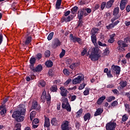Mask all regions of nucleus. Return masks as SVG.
I'll return each mask as SVG.
<instances>
[{
    "instance_id": "f257e3e1",
    "label": "nucleus",
    "mask_w": 130,
    "mask_h": 130,
    "mask_svg": "<svg viewBox=\"0 0 130 130\" xmlns=\"http://www.w3.org/2000/svg\"><path fill=\"white\" fill-rule=\"evenodd\" d=\"M19 107L18 110L13 112L12 116L13 118H15L16 121H17V122H22V121L25 119V117L21 115H25V112H26V107L24 105H20Z\"/></svg>"
},
{
    "instance_id": "f03ea898",
    "label": "nucleus",
    "mask_w": 130,
    "mask_h": 130,
    "mask_svg": "<svg viewBox=\"0 0 130 130\" xmlns=\"http://www.w3.org/2000/svg\"><path fill=\"white\" fill-rule=\"evenodd\" d=\"M99 48L93 47L92 49L91 54L89 55V58L92 61H96L101 57V55L99 54Z\"/></svg>"
},
{
    "instance_id": "7ed1b4c3",
    "label": "nucleus",
    "mask_w": 130,
    "mask_h": 130,
    "mask_svg": "<svg viewBox=\"0 0 130 130\" xmlns=\"http://www.w3.org/2000/svg\"><path fill=\"white\" fill-rule=\"evenodd\" d=\"M61 101L62 102V108L66 109L68 112H71V111H72V108L69 103V100L68 98H62L61 99Z\"/></svg>"
},
{
    "instance_id": "20e7f679",
    "label": "nucleus",
    "mask_w": 130,
    "mask_h": 130,
    "mask_svg": "<svg viewBox=\"0 0 130 130\" xmlns=\"http://www.w3.org/2000/svg\"><path fill=\"white\" fill-rule=\"evenodd\" d=\"M119 13V7H117L115 8L113 11V16H114V17L111 19V23H114V21H116V20L120 18V15H118Z\"/></svg>"
},
{
    "instance_id": "39448f33",
    "label": "nucleus",
    "mask_w": 130,
    "mask_h": 130,
    "mask_svg": "<svg viewBox=\"0 0 130 130\" xmlns=\"http://www.w3.org/2000/svg\"><path fill=\"white\" fill-rule=\"evenodd\" d=\"M117 43L118 46L117 47V49L120 52H121V51H123L124 50V47H127L128 46L127 44H126V43H125L122 40L118 41Z\"/></svg>"
},
{
    "instance_id": "423d86ee",
    "label": "nucleus",
    "mask_w": 130,
    "mask_h": 130,
    "mask_svg": "<svg viewBox=\"0 0 130 130\" xmlns=\"http://www.w3.org/2000/svg\"><path fill=\"white\" fill-rule=\"evenodd\" d=\"M116 122L114 121H110L106 124V130H115L116 127Z\"/></svg>"
},
{
    "instance_id": "0eeeda50",
    "label": "nucleus",
    "mask_w": 130,
    "mask_h": 130,
    "mask_svg": "<svg viewBox=\"0 0 130 130\" xmlns=\"http://www.w3.org/2000/svg\"><path fill=\"white\" fill-rule=\"evenodd\" d=\"M83 16L84 17L88 16V13L85 11V8H81L78 11V18L79 20H82Z\"/></svg>"
},
{
    "instance_id": "6e6552de",
    "label": "nucleus",
    "mask_w": 130,
    "mask_h": 130,
    "mask_svg": "<svg viewBox=\"0 0 130 130\" xmlns=\"http://www.w3.org/2000/svg\"><path fill=\"white\" fill-rule=\"evenodd\" d=\"M76 16L70 15L68 16H62L61 19V21L62 23H63L65 22V23H68L69 22H71V21H73L74 20V18H75Z\"/></svg>"
},
{
    "instance_id": "1a4fd4ad",
    "label": "nucleus",
    "mask_w": 130,
    "mask_h": 130,
    "mask_svg": "<svg viewBox=\"0 0 130 130\" xmlns=\"http://www.w3.org/2000/svg\"><path fill=\"white\" fill-rule=\"evenodd\" d=\"M61 128L62 130H70V121H63L61 125Z\"/></svg>"
},
{
    "instance_id": "9d476101",
    "label": "nucleus",
    "mask_w": 130,
    "mask_h": 130,
    "mask_svg": "<svg viewBox=\"0 0 130 130\" xmlns=\"http://www.w3.org/2000/svg\"><path fill=\"white\" fill-rule=\"evenodd\" d=\"M111 71L114 74H116V75H119L120 74V67L118 66L112 65Z\"/></svg>"
},
{
    "instance_id": "9b49d317",
    "label": "nucleus",
    "mask_w": 130,
    "mask_h": 130,
    "mask_svg": "<svg viewBox=\"0 0 130 130\" xmlns=\"http://www.w3.org/2000/svg\"><path fill=\"white\" fill-rule=\"evenodd\" d=\"M60 45H61V43L59 41V40L58 39H55L52 42L51 47L52 48L55 49L58 47V46H60Z\"/></svg>"
},
{
    "instance_id": "f8f14e48",
    "label": "nucleus",
    "mask_w": 130,
    "mask_h": 130,
    "mask_svg": "<svg viewBox=\"0 0 130 130\" xmlns=\"http://www.w3.org/2000/svg\"><path fill=\"white\" fill-rule=\"evenodd\" d=\"M84 80V76L83 75H79L77 77L73 80V84L76 85V84H80L82 81Z\"/></svg>"
},
{
    "instance_id": "ddd939ff",
    "label": "nucleus",
    "mask_w": 130,
    "mask_h": 130,
    "mask_svg": "<svg viewBox=\"0 0 130 130\" xmlns=\"http://www.w3.org/2000/svg\"><path fill=\"white\" fill-rule=\"evenodd\" d=\"M60 90L61 91L60 95L64 98H65L64 97H67V95L69 94V91H68V90H67L63 86L60 87Z\"/></svg>"
},
{
    "instance_id": "4468645a",
    "label": "nucleus",
    "mask_w": 130,
    "mask_h": 130,
    "mask_svg": "<svg viewBox=\"0 0 130 130\" xmlns=\"http://www.w3.org/2000/svg\"><path fill=\"white\" fill-rule=\"evenodd\" d=\"M31 109H34L35 110H39L40 109V105H38L37 101H35L32 102Z\"/></svg>"
},
{
    "instance_id": "2eb2a0df",
    "label": "nucleus",
    "mask_w": 130,
    "mask_h": 130,
    "mask_svg": "<svg viewBox=\"0 0 130 130\" xmlns=\"http://www.w3.org/2000/svg\"><path fill=\"white\" fill-rule=\"evenodd\" d=\"M127 3V0H121L120 3V9L121 11H123L125 9L126 5Z\"/></svg>"
},
{
    "instance_id": "dca6fc26",
    "label": "nucleus",
    "mask_w": 130,
    "mask_h": 130,
    "mask_svg": "<svg viewBox=\"0 0 130 130\" xmlns=\"http://www.w3.org/2000/svg\"><path fill=\"white\" fill-rule=\"evenodd\" d=\"M42 66L38 65L36 68H34V67H31L30 70H31L32 72H34V73H38L39 72H41V71H42Z\"/></svg>"
},
{
    "instance_id": "f3484780",
    "label": "nucleus",
    "mask_w": 130,
    "mask_h": 130,
    "mask_svg": "<svg viewBox=\"0 0 130 130\" xmlns=\"http://www.w3.org/2000/svg\"><path fill=\"white\" fill-rule=\"evenodd\" d=\"M25 41L24 43L25 45H28L32 41V37L31 36H26L25 37Z\"/></svg>"
},
{
    "instance_id": "a211bd4d",
    "label": "nucleus",
    "mask_w": 130,
    "mask_h": 130,
    "mask_svg": "<svg viewBox=\"0 0 130 130\" xmlns=\"http://www.w3.org/2000/svg\"><path fill=\"white\" fill-rule=\"evenodd\" d=\"M91 41L94 45H97V38L96 37V35L92 33L91 36Z\"/></svg>"
},
{
    "instance_id": "6ab92c4d",
    "label": "nucleus",
    "mask_w": 130,
    "mask_h": 130,
    "mask_svg": "<svg viewBox=\"0 0 130 130\" xmlns=\"http://www.w3.org/2000/svg\"><path fill=\"white\" fill-rule=\"evenodd\" d=\"M45 100H46V91H45V90H44L41 97V102L44 103V102H45Z\"/></svg>"
},
{
    "instance_id": "aec40b11",
    "label": "nucleus",
    "mask_w": 130,
    "mask_h": 130,
    "mask_svg": "<svg viewBox=\"0 0 130 130\" xmlns=\"http://www.w3.org/2000/svg\"><path fill=\"white\" fill-rule=\"evenodd\" d=\"M102 112H103V109L101 108H98L95 112L94 113V116H98V115H101L102 114Z\"/></svg>"
},
{
    "instance_id": "412c9836",
    "label": "nucleus",
    "mask_w": 130,
    "mask_h": 130,
    "mask_svg": "<svg viewBox=\"0 0 130 130\" xmlns=\"http://www.w3.org/2000/svg\"><path fill=\"white\" fill-rule=\"evenodd\" d=\"M115 0H110L106 3V9H110L114 3Z\"/></svg>"
},
{
    "instance_id": "4be33fe9",
    "label": "nucleus",
    "mask_w": 130,
    "mask_h": 130,
    "mask_svg": "<svg viewBox=\"0 0 130 130\" xmlns=\"http://www.w3.org/2000/svg\"><path fill=\"white\" fill-rule=\"evenodd\" d=\"M105 99H106V96L105 95L100 98L97 101V104H98V105H101V104H102V102H103Z\"/></svg>"
},
{
    "instance_id": "5701e85b",
    "label": "nucleus",
    "mask_w": 130,
    "mask_h": 130,
    "mask_svg": "<svg viewBox=\"0 0 130 130\" xmlns=\"http://www.w3.org/2000/svg\"><path fill=\"white\" fill-rule=\"evenodd\" d=\"M61 2L62 0H57L55 4L56 10H59L60 9V6H61Z\"/></svg>"
},
{
    "instance_id": "b1692460",
    "label": "nucleus",
    "mask_w": 130,
    "mask_h": 130,
    "mask_svg": "<svg viewBox=\"0 0 130 130\" xmlns=\"http://www.w3.org/2000/svg\"><path fill=\"white\" fill-rule=\"evenodd\" d=\"M44 126L45 127H49V126H50V122L49 121V118L47 117L45 118Z\"/></svg>"
},
{
    "instance_id": "393cba45",
    "label": "nucleus",
    "mask_w": 130,
    "mask_h": 130,
    "mask_svg": "<svg viewBox=\"0 0 130 130\" xmlns=\"http://www.w3.org/2000/svg\"><path fill=\"white\" fill-rule=\"evenodd\" d=\"M36 62V58H35V57H31L30 58V70H31V68L34 67V64Z\"/></svg>"
},
{
    "instance_id": "a878e982",
    "label": "nucleus",
    "mask_w": 130,
    "mask_h": 130,
    "mask_svg": "<svg viewBox=\"0 0 130 130\" xmlns=\"http://www.w3.org/2000/svg\"><path fill=\"white\" fill-rule=\"evenodd\" d=\"M90 117H91V114L89 113H87L86 114H85V115L83 117L84 121L90 120Z\"/></svg>"
},
{
    "instance_id": "bb28decb",
    "label": "nucleus",
    "mask_w": 130,
    "mask_h": 130,
    "mask_svg": "<svg viewBox=\"0 0 130 130\" xmlns=\"http://www.w3.org/2000/svg\"><path fill=\"white\" fill-rule=\"evenodd\" d=\"M78 10L79 7L77 6H74L71 9V13H72L73 15H75L76 14V12H78Z\"/></svg>"
},
{
    "instance_id": "cd10ccee",
    "label": "nucleus",
    "mask_w": 130,
    "mask_h": 130,
    "mask_svg": "<svg viewBox=\"0 0 130 130\" xmlns=\"http://www.w3.org/2000/svg\"><path fill=\"white\" fill-rule=\"evenodd\" d=\"M79 64L80 63H79V62L73 63L70 65V68L71 70H76V68H77V67H79Z\"/></svg>"
},
{
    "instance_id": "c85d7f7f",
    "label": "nucleus",
    "mask_w": 130,
    "mask_h": 130,
    "mask_svg": "<svg viewBox=\"0 0 130 130\" xmlns=\"http://www.w3.org/2000/svg\"><path fill=\"white\" fill-rule=\"evenodd\" d=\"M45 66H46L47 68H52V66H53V62L51 60H48L45 62Z\"/></svg>"
},
{
    "instance_id": "c756f323",
    "label": "nucleus",
    "mask_w": 130,
    "mask_h": 130,
    "mask_svg": "<svg viewBox=\"0 0 130 130\" xmlns=\"http://www.w3.org/2000/svg\"><path fill=\"white\" fill-rule=\"evenodd\" d=\"M69 38L71 40V41H72V42H76L77 39H78V37H75L73 36V35L71 34L70 35Z\"/></svg>"
},
{
    "instance_id": "7c9ffc66",
    "label": "nucleus",
    "mask_w": 130,
    "mask_h": 130,
    "mask_svg": "<svg viewBox=\"0 0 130 130\" xmlns=\"http://www.w3.org/2000/svg\"><path fill=\"white\" fill-rule=\"evenodd\" d=\"M46 83L44 80H40L39 81V87H45Z\"/></svg>"
},
{
    "instance_id": "2f4dec72",
    "label": "nucleus",
    "mask_w": 130,
    "mask_h": 130,
    "mask_svg": "<svg viewBox=\"0 0 130 130\" xmlns=\"http://www.w3.org/2000/svg\"><path fill=\"white\" fill-rule=\"evenodd\" d=\"M90 89L89 88H85V90L83 92L84 96H87V95H89V94H90Z\"/></svg>"
},
{
    "instance_id": "473e14b6",
    "label": "nucleus",
    "mask_w": 130,
    "mask_h": 130,
    "mask_svg": "<svg viewBox=\"0 0 130 130\" xmlns=\"http://www.w3.org/2000/svg\"><path fill=\"white\" fill-rule=\"evenodd\" d=\"M119 84L121 87H122V88H124V87H126V85H127V82L125 81H122L120 82Z\"/></svg>"
},
{
    "instance_id": "72a5a7b5",
    "label": "nucleus",
    "mask_w": 130,
    "mask_h": 130,
    "mask_svg": "<svg viewBox=\"0 0 130 130\" xmlns=\"http://www.w3.org/2000/svg\"><path fill=\"white\" fill-rule=\"evenodd\" d=\"M36 115V111H32L30 114V118L31 120H33V118H34V117Z\"/></svg>"
},
{
    "instance_id": "f704fd0d",
    "label": "nucleus",
    "mask_w": 130,
    "mask_h": 130,
    "mask_svg": "<svg viewBox=\"0 0 130 130\" xmlns=\"http://www.w3.org/2000/svg\"><path fill=\"white\" fill-rule=\"evenodd\" d=\"M82 113H83V109H81L76 113V117H81Z\"/></svg>"
},
{
    "instance_id": "c9c22d12",
    "label": "nucleus",
    "mask_w": 130,
    "mask_h": 130,
    "mask_svg": "<svg viewBox=\"0 0 130 130\" xmlns=\"http://www.w3.org/2000/svg\"><path fill=\"white\" fill-rule=\"evenodd\" d=\"M106 8V2H103L102 3L101 5V11H103L104 9Z\"/></svg>"
},
{
    "instance_id": "e433bc0d",
    "label": "nucleus",
    "mask_w": 130,
    "mask_h": 130,
    "mask_svg": "<svg viewBox=\"0 0 130 130\" xmlns=\"http://www.w3.org/2000/svg\"><path fill=\"white\" fill-rule=\"evenodd\" d=\"M57 121L56 118H53L51 121V124L53 125H56V124H57Z\"/></svg>"
},
{
    "instance_id": "4c0bfd02",
    "label": "nucleus",
    "mask_w": 130,
    "mask_h": 130,
    "mask_svg": "<svg viewBox=\"0 0 130 130\" xmlns=\"http://www.w3.org/2000/svg\"><path fill=\"white\" fill-rule=\"evenodd\" d=\"M50 90L52 92H56V91H57V86H56V85H53L50 88Z\"/></svg>"
},
{
    "instance_id": "58836bf2",
    "label": "nucleus",
    "mask_w": 130,
    "mask_h": 130,
    "mask_svg": "<svg viewBox=\"0 0 130 130\" xmlns=\"http://www.w3.org/2000/svg\"><path fill=\"white\" fill-rule=\"evenodd\" d=\"M114 25L113 24V22H112V23H110L108 25L106 26L107 29L108 30H110V29H112V28H114Z\"/></svg>"
},
{
    "instance_id": "ea45409f",
    "label": "nucleus",
    "mask_w": 130,
    "mask_h": 130,
    "mask_svg": "<svg viewBox=\"0 0 130 130\" xmlns=\"http://www.w3.org/2000/svg\"><path fill=\"white\" fill-rule=\"evenodd\" d=\"M127 119H128V117L127 116V115H126V114L123 115L122 117V121L124 122L125 121L127 120Z\"/></svg>"
},
{
    "instance_id": "a19ab883",
    "label": "nucleus",
    "mask_w": 130,
    "mask_h": 130,
    "mask_svg": "<svg viewBox=\"0 0 130 130\" xmlns=\"http://www.w3.org/2000/svg\"><path fill=\"white\" fill-rule=\"evenodd\" d=\"M0 113L1 115H5L7 113V109H6V108H4L0 112Z\"/></svg>"
},
{
    "instance_id": "79ce46f5",
    "label": "nucleus",
    "mask_w": 130,
    "mask_h": 130,
    "mask_svg": "<svg viewBox=\"0 0 130 130\" xmlns=\"http://www.w3.org/2000/svg\"><path fill=\"white\" fill-rule=\"evenodd\" d=\"M45 57H49L50 56V51L47 50L45 52Z\"/></svg>"
},
{
    "instance_id": "37998d69",
    "label": "nucleus",
    "mask_w": 130,
    "mask_h": 130,
    "mask_svg": "<svg viewBox=\"0 0 130 130\" xmlns=\"http://www.w3.org/2000/svg\"><path fill=\"white\" fill-rule=\"evenodd\" d=\"M63 73L66 76L70 75V71L67 69H65L63 70Z\"/></svg>"
},
{
    "instance_id": "c03bdc74",
    "label": "nucleus",
    "mask_w": 130,
    "mask_h": 130,
    "mask_svg": "<svg viewBox=\"0 0 130 130\" xmlns=\"http://www.w3.org/2000/svg\"><path fill=\"white\" fill-rule=\"evenodd\" d=\"M53 35L54 34L53 33H50L47 37V39L49 41H50V40H51V39H52L53 37Z\"/></svg>"
},
{
    "instance_id": "a18cd8bd",
    "label": "nucleus",
    "mask_w": 130,
    "mask_h": 130,
    "mask_svg": "<svg viewBox=\"0 0 130 130\" xmlns=\"http://www.w3.org/2000/svg\"><path fill=\"white\" fill-rule=\"evenodd\" d=\"M83 23L84 22H83V20H82V19H79L78 22L77 27H80V26L82 27Z\"/></svg>"
},
{
    "instance_id": "49530a36",
    "label": "nucleus",
    "mask_w": 130,
    "mask_h": 130,
    "mask_svg": "<svg viewBox=\"0 0 130 130\" xmlns=\"http://www.w3.org/2000/svg\"><path fill=\"white\" fill-rule=\"evenodd\" d=\"M85 12H86L87 14H91L92 12V10L90 8H84Z\"/></svg>"
},
{
    "instance_id": "de8ad7c7",
    "label": "nucleus",
    "mask_w": 130,
    "mask_h": 130,
    "mask_svg": "<svg viewBox=\"0 0 130 130\" xmlns=\"http://www.w3.org/2000/svg\"><path fill=\"white\" fill-rule=\"evenodd\" d=\"M98 31H99V28L95 27L93 28L91 30V33H97Z\"/></svg>"
},
{
    "instance_id": "09e8293b",
    "label": "nucleus",
    "mask_w": 130,
    "mask_h": 130,
    "mask_svg": "<svg viewBox=\"0 0 130 130\" xmlns=\"http://www.w3.org/2000/svg\"><path fill=\"white\" fill-rule=\"evenodd\" d=\"M85 86H86V84L84 83L80 84V86L79 87V90H83V89L85 88Z\"/></svg>"
},
{
    "instance_id": "8fccbe9b",
    "label": "nucleus",
    "mask_w": 130,
    "mask_h": 130,
    "mask_svg": "<svg viewBox=\"0 0 130 130\" xmlns=\"http://www.w3.org/2000/svg\"><path fill=\"white\" fill-rule=\"evenodd\" d=\"M64 54H66V50L62 49L61 52L59 55L60 58H61V57H63V56L64 55Z\"/></svg>"
},
{
    "instance_id": "3c124183",
    "label": "nucleus",
    "mask_w": 130,
    "mask_h": 130,
    "mask_svg": "<svg viewBox=\"0 0 130 130\" xmlns=\"http://www.w3.org/2000/svg\"><path fill=\"white\" fill-rule=\"evenodd\" d=\"M115 100V97L113 96H111L109 97L107 101L108 102H111V101H112V100Z\"/></svg>"
},
{
    "instance_id": "603ef678",
    "label": "nucleus",
    "mask_w": 130,
    "mask_h": 130,
    "mask_svg": "<svg viewBox=\"0 0 130 130\" xmlns=\"http://www.w3.org/2000/svg\"><path fill=\"white\" fill-rule=\"evenodd\" d=\"M94 11H97V10H99L100 9V5L98 4H96L94 5Z\"/></svg>"
},
{
    "instance_id": "864d4df0",
    "label": "nucleus",
    "mask_w": 130,
    "mask_h": 130,
    "mask_svg": "<svg viewBox=\"0 0 130 130\" xmlns=\"http://www.w3.org/2000/svg\"><path fill=\"white\" fill-rule=\"evenodd\" d=\"M36 57L38 59H41L42 57V54H41V53H38L36 55Z\"/></svg>"
},
{
    "instance_id": "5fc2aeb1",
    "label": "nucleus",
    "mask_w": 130,
    "mask_h": 130,
    "mask_svg": "<svg viewBox=\"0 0 130 130\" xmlns=\"http://www.w3.org/2000/svg\"><path fill=\"white\" fill-rule=\"evenodd\" d=\"M64 14H63V16H64V17H68L69 16H70V14H71V11H67L66 12H64Z\"/></svg>"
},
{
    "instance_id": "6e6d98bb",
    "label": "nucleus",
    "mask_w": 130,
    "mask_h": 130,
    "mask_svg": "<svg viewBox=\"0 0 130 130\" xmlns=\"http://www.w3.org/2000/svg\"><path fill=\"white\" fill-rule=\"evenodd\" d=\"M72 80L71 79H69L67 80V81L64 83V86L67 87L69 84H70V82H71Z\"/></svg>"
},
{
    "instance_id": "4d7b16f0",
    "label": "nucleus",
    "mask_w": 130,
    "mask_h": 130,
    "mask_svg": "<svg viewBox=\"0 0 130 130\" xmlns=\"http://www.w3.org/2000/svg\"><path fill=\"white\" fill-rule=\"evenodd\" d=\"M39 123V120L38 119H35L32 121V124H37V123Z\"/></svg>"
},
{
    "instance_id": "13d9d810",
    "label": "nucleus",
    "mask_w": 130,
    "mask_h": 130,
    "mask_svg": "<svg viewBox=\"0 0 130 130\" xmlns=\"http://www.w3.org/2000/svg\"><path fill=\"white\" fill-rule=\"evenodd\" d=\"M21 123H17L16 124H15V127H16L17 128H19L21 129Z\"/></svg>"
},
{
    "instance_id": "bf43d9fd",
    "label": "nucleus",
    "mask_w": 130,
    "mask_h": 130,
    "mask_svg": "<svg viewBox=\"0 0 130 130\" xmlns=\"http://www.w3.org/2000/svg\"><path fill=\"white\" fill-rule=\"evenodd\" d=\"M32 32H34L33 28L29 27L27 29V33H32Z\"/></svg>"
},
{
    "instance_id": "052dcab7",
    "label": "nucleus",
    "mask_w": 130,
    "mask_h": 130,
    "mask_svg": "<svg viewBox=\"0 0 130 130\" xmlns=\"http://www.w3.org/2000/svg\"><path fill=\"white\" fill-rule=\"evenodd\" d=\"M108 42H109V43H113V42H114V39L110 37L108 40Z\"/></svg>"
},
{
    "instance_id": "680f3d73",
    "label": "nucleus",
    "mask_w": 130,
    "mask_h": 130,
    "mask_svg": "<svg viewBox=\"0 0 130 130\" xmlns=\"http://www.w3.org/2000/svg\"><path fill=\"white\" fill-rule=\"evenodd\" d=\"M98 44L100 46H103V47L106 46V44H103L102 43V42H101V41H99L98 42Z\"/></svg>"
},
{
    "instance_id": "e2e57ef3",
    "label": "nucleus",
    "mask_w": 130,
    "mask_h": 130,
    "mask_svg": "<svg viewBox=\"0 0 130 130\" xmlns=\"http://www.w3.org/2000/svg\"><path fill=\"white\" fill-rule=\"evenodd\" d=\"M104 55H107L108 54H109V50L107 49H106L104 52Z\"/></svg>"
},
{
    "instance_id": "0e129e2a",
    "label": "nucleus",
    "mask_w": 130,
    "mask_h": 130,
    "mask_svg": "<svg viewBox=\"0 0 130 130\" xmlns=\"http://www.w3.org/2000/svg\"><path fill=\"white\" fill-rule=\"evenodd\" d=\"M129 40H130L129 37H127L124 39V42L125 43H127L128 41H129Z\"/></svg>"
},
{
    "instance_id": "69168bd1",
    "label": "nucleus",
    "mask_w": 130,
    "mask_h": 130,
    "mask_svg": "<svg viewBox=\"0 0 130 130\" xmlns=\"http://www.w3.org/2000/svg\"><path fill=\"white\" fill-rule=\"evenodd\" d=\"M87 53V49H84L83 51L81 52V55L84 56Z\"/></svg>"
},
{
    "instance_id": "338daca9",
    "label": "nucleus",
    "mask_w": 130,
    "mask_h": 130,
    "mask_svg": "<svg viewBox=\"0 0 130 130\" xmlns=\"http://www.w3.org/2000/svg\"><path fill=\"white\" fill-rule=\"evenodd\" d=\"M117 104H118V103L117 102V101H115L113 103H112L111 105L112 106H116V105H117Z\"/></svg>"
},
{
    "instance_id": "774afa93",
    "label": "nucleus",
    "mask_w": 130,
    "mask_h": 130,
    "mask_svg": "<svg viewBox=\"0 0 130 130\" xmlns=\"http://www.w3.org/2000/svg\"><path fill=\"white\" fill-rule=\"evenodd\" d=\"M126 11L127 13H129V12H130V6L129 5H127L126 7Z\"/></svg>"
}]
</instances>
